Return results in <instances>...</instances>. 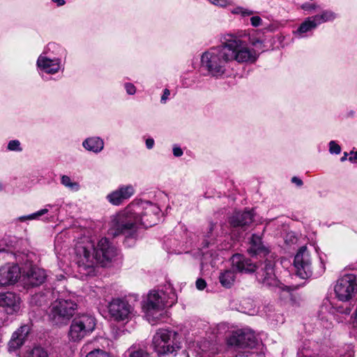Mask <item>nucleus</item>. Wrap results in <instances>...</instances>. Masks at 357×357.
Wrapping results in <instances>:
<instances>
[{
  "label": "nucleus",
  "mask_w": 357,
  "mask_h": 357,
  "mask_svg": "<svg viewBox=\"0 0 357 357\" xmlns=\"http://www.w3.org/2000/svg\"><path fill=\"white\" fill-rule=\"evenodd\" d=\"M109 313L116 321L129 319L133 312V307L126 301L120 298L113 299L108 305Z\"/></svg>",
  "instance_id": "9d476101"
},
{
  "label": "nucleus",
  "mask_w": 357,
  "mask_h": 357,
  "mask_svg": "<svg viewBox=\"0 0 357 357\" xmlns=\"http://www.w3.org/2000/svg\"><path fill=\"white\" fill-rule=\"evenodd\" d=\"M29 333V328L27 326H21L15 331L8 342L9 351H13L19 349L24 344Z\"/></svg>",
  "instance_id": "f3484780"
},
{
  "label": "nucleus",
  "mask_w": 357,
  "mask_h": 357,
  "mask_svg": "<svg viewBox=\"0 0 357 357\" xmlns=\"http://www.w3.org/2000/svg\"><path fill=\"white\" fill-rule=\"evenodd\" d=\"M169 95H170L169 90L167 89H165L164 90L163 94H162V96L161 97V102L165 103L166 102V100L168 99V97H169Z\"/></svg>",
  "instance_id": "58836bf2"
},
{
  "label": "nucleus",
  "mask_w": 357,
  "mask_h": 357,
  "mask_svg": "<svg viewBox=\"0 0 357 357\" xmlns=\"http://www.w3.org/2000/svg\"><path fill=\"white\" fill-rule=\"evenodd\" d=\"M317 26V23L314 22L312 17L307 18L294 32V34L298 37H303V34L307 33Z\"/></svg>",
  "instance_id": "5701e85b"
},
{
  "label": "nucleus",
  "mask_w": 357,
  "mask_h": 357,
  "mask_svg": "<svg viewBox=\"0 0 357 357\" xmlns=\"http://www.w3.org/2000/svg\"><path fill=\"white\" fill-rule=\"evenodd\" d=\"M329 151L332 154H339L341 151V148L335 142L331 141L329 143Z\"/></svg>",
  "instance_id": "473e14b6"
},
{
  "label": "nucleus",
  "mask_w": 357,
  "mask_h": 357,
  "mask_svg": "<svg viewBox=\"0 0 357 357\" xmlns=\"http://www.w3.org/2000/svg\"><path fill=\"white\" fill-rule=\"evenodd\" d=\"M176 300L177 296L172 289L168 299L165 298V293L162 291H151L143 307L147 321L152 325L155 324L164 317L165 306L172 305Z\"/></svg>",
  "instance_id": "20e7f679"
},
{
  "label": "nucleus",
  "mask_w": 357,
  "mask_h": 357,
  "mask_svg": "<svg viewBox=\"0 0 357 357\" xmlns=\"http://www.w3.org/2000/svg\"><path fill=\"white\" fill-rule=\"evenodd\" d=\"M128 357H151L150 354L145 349L131 347L128 350Z\"/></svg>",
  "instance_id": "a878e982"
},
{
  "label": "nucleus",
  "mask_w": 357,
  "mask_h": 357,
  "mask_svg": "<svg viewBox=\"0 0 357 357\" xmlns=\"http://www.w3.org/2000/svg\"><path fill=\"white\" fill-rule=\"evenodd\" d=\"M240 334L241 347H253L255 346L257 339L252 331L248 329L241 330Z\"/></svg>",
  "instance_id": "4be33fe9"
},
{
  "label": "nucleus",
  "mask_w": 357,
  "mask_h": 357,
  "mask_svg": "<svg viewBox=\"0 0 357 357\" xmlns=\"http://www.w3.org/2000/svg\"><path fill=\"white\" fill-rule=\"evenodd\" d=\"M8 149L14 151H21L20 142L18 140H12L8 144Z\"/></svg>",
  "instance_id": "7c9ffc66"
},
{
  "label": "nucleus",
  "mask_w": 357,
  "mask_h": 357,
  "mask_svg": "<svg viewBox=\"0 0 357 357\" xmlns=\"http://www.w3.org/2000/svg\"><path fill=\"white\" fill-rule=\"evenodd\" d=\"M252 13H253V12L252 10L242 8V11H241V15L242 16H249V15H251Z\"/></svg>",
  "instance_id": "a19ab883"
},
{
  "label": "nucleus",
  "mask_w": 357,
  "mask_h": 357,
  "mask_svg": "<svg viewBox=\"0 0 357 357\" xmlns=\"http://www.w3.org/2000/svg\"><path fill=\"white\" fill-rule=\"evenodd\" d=\"M259 54L250 50L245 41L234 34H226L220 45L204 52L201 56V65L213 77H222L231 61L253 63Z\"/></svg>",
  "instance_id": "f257e3e1"
},
{
  "label": "nucleus",
  "mask_w": 357,
  "mask_h": 357,
  "mask_svg": "<svg viewBox=\"0 0 357 357\" xmlns=\"http://www.w3.org/2000/svg\"><path fill=\"white\" fill-rule=\"evenodd\" d=\"M75 254L79 273L91 275L98 264L104 266L115 257L116 248L107 238H102L96 247L90 237L82 236L75 245Z\"/></svg>",
  "instance_id": "7ed1b4c3"
},
{
  "label": "nucleus",
  "mask_w": 357,
  "mask_h": 357,
  "mask_svg": "<svg viewBox=\"0 0 357 357\" xmlns=\"http://www.w3.org/2000/svg\"><path fill=\"white\" fill-rule=\"evenodd\" d=\"M29 357H47V354L43 349L36 347L31 351Z\"/></svg>",
  "instance_id": "c756f323"
},
{
  "label": "nucleus",
  "mask_w": 357,
  "mask_h": 357,
  "mask_svg": "<svg viewBox=\"0 0 357 357\" xmlns=\"http://www.w3.org/2000/svg\"><path fill=\"white\" fill-rule=\"evenodd\" d=\"M86 357H109V354L102 350L96 349L89 352Z\"/></svg>",
  "instance_id": "2f4dec72"
},
{
  "label": "nucleus",
  "mask_w": 357,
  "mask_h": 357,
  "mask_svg": "<svg viewBox=\"0 0 357 357\" xmlns=\"http://www.w3.org/2000/svg\"><path fill=\"white\" fill-rule=\"evenodd\" d=\"M208 1L215 6H221V7H225L227 5H229L231 3L229 0H208Z\"/></svg>",
  "instance_id": "72a5a7b5"
},
{
  "label": "nucleus",
  "mask_w": 357,
  "mask_h": 357,
  "mask_svg": "<svg viewBox=\"0 0 357 357\" xmlns=\"http://www.w3.org/2000/svg\"><path fill=\"white\" fill-rule=\"evenodd\" d=\"M250 22L253 26H258L261 23V19L259 16H253L250 18Z\"/></svg>",
  "instance_id": "c9c22d12"
},
{
  "label": "nucleus",
  "mask_w": 357,
  "mask_h": 357,
  "mask_svg": "<svg viewBox=\"0 0 357 357\" xmlns=\"http://www.w3.org/2000/svg\"><path fill=\"white\" fill-rule=\"evenodd\" d=\"M252 45H254L256 47H258L259 46H261V41L259 39L253 40L252 42Z\"/></svg>",
  "instance_id": "c03bdc74"
},
{
  "label": "nucleus",
  "mask_w": 357,
  "mask_h": 357,
  "mask_svg": "<svg viewBox=\"0 0 357 357\" xmlns=\"http://www.w3.org/2000/svg\"><path fill=\"white\" fill-rule=\"evenodd\" d=\"M236 357H248V356H244V355H239V356H236Z\"/></svg>",
  "instance_id": "603ef678"
},
{
  "label": "nucleus",
  "mask_w": 357,
  "mask_h": 357,
  "mask_svg": "<svg viewBox=\"0 0 357 357\" xmlns=\"http://www.w3.org/2000/svg\"><path fill=\"white\" fill-rule=\"evenodd\" d=\"M3 190V186L0 183V191Z\"/></svg>",
  "instance_id": "864d4df0"
},
{
  "label": "nucleus",
  "mask_w": 357,
  "mask_h": 357,
  "mask_svg": "<svg viewBox=\"0 0 357 357\" xmlns=\"http://www.w3.org/2000/svg\"><path fill=\"white\" fill-rule=\"evenodd\" d=\"M347 155H348V154H347V152H345V153H344V155H343V156L341 158V159H340L342 162H344V161H345V160H347Z\"/></svg>",
  "instance_id": "8fccbe9b"
},
{
  "label": "nucleus",
  "mask_w": 357,
  "mask_h": 357,
  "mask_svg": "<svg viewBox=\"0 0 357 357\" xmlns=\"http://www.w3.org/2000/svg\"><path fill=\"white\" fill-rule=\"evenodd\" d=\"M337 298L341 301L350 300L357 290L356 277L354 274H345L339 278L334 287Z\"/></svg>",
  "instance_id": "6e6552de"
},
{
  "label": "nucleus",
  "mask_w": 357,
  "mask_h": 357,
  "mask_svg": "<svg viewBox=\"0 0 357 357\" xmlns=\"http://www.w3.org/2000/svg\"><path fill=\"white\" fill-rule=\"evenodd\" d=\"M350 154L351 156L349 158L351 162H356L357 160V151H351Z\"/></svg>",
  "instance_id": "79ce46f5"
},
{
  "label": "nucleus",
  "mask_w": 357,
  "mask_h": 357,
  "mask_svg": "<svg viewBox=\"0 0 357 357\" xmlns=\"http://www.w3.org/2000/svg\"><path fill=\"white\" fill-rule=\"evenodd\" d=\"M21 299L14 293H0V308L8 314H13L20 310Z\"/></svg>",
  "instance_id": "f8f14e48"
},
{
  "label": "nucleus",
  "mask_w": 357,
  "mask_h": 357,
  "mask_svg": "<svg viewBox=\"0 0 357 357\" xmlns=\"http://www.w3.org/2000/svg\"><path fill=\"white\" fill-rule=\"evenodd\" d=\"M291 181L299 186H301L303 184V181L299 178L296 176L291 178Z\"/></svg>",
  "instance_id": "37998d69"
},
{
  "label": "nucleus",
  "mask_w": 357,
  "mask_h": 357,
  "mask_svg": "<svg viewBox=\"0 0 357 357\" xmlns=\"http://www.w3.org/2000/svg\"><path fill=\"white\" fill-rule=\"evenodd\" d=\"M152 347L158 356L173 354L181 349V338L174 331L160 328L153 337Z\"/></svg>",
  "instance_id": "39448f33"
},
{
  "label": "nucleus",
  "mask_w": 357,
  "mask_h": 357,
  "mask_svg": "<svg viewBox=\"0 0 357 357\" xmlns=\"http://www.w3.org/2000/svg\"><path fill=\"white\" fill-rule=\"evenodd\" d=\"M182 149L178 146H174L173 147V154L176 157H180L183 155Z\"/></svg>",
  "instance_id": "4c0bfd02"
},
{
  "label": "nucleus",
  "mask_w": 357,
  "mask_h": 357,
  "mask_svg": "<svg viewBox=\"0 0 357 357\" xmlns=\"http://www.w3.org/2000/svg\"><path fill=\"white\" fill-rule=\"evenodd\" d=\"M302 8L304 10H310V4H307V3L303 4L302 6Z\"/></svg>",
  "instance_id": "09e8293b"
},
{
  "label": "nucleus",
  "mask_w": 357,
  "mask_h": 357,
  "mask_svg": "<svg viewBox=\"0 0 357 357\" xmlns=\"http://www.w3.org/2000/svg\"><path fill=\"white\" fill-rule=\"evenodd\" d=\"M125 88L127 93L130 95H133L136 92L135 86L131 83H126L125 84Z\"/></svg>",
  "instance_id": "f704fd0d"
},
{
  "label": "nucleus",
  "mask_w": 357,
  "mask_h": 357,
  "mask_svg": "<svg viewBox=\"0 0 357 357\" xmlns=\"http://www.w3.org/2000/svg\"><path fill=\"white\" fill-rule=\"evenodd\" d=\"M47 212H48V209L43 208V209H41V210H40L36 213H33L32 214H30L28 215H24V216H21L19 218V220L20 221H26V220H32L38 219L43 215H45V213H47Z\"/></svg>",
  "instance_id": "c85d7f7f"
},
{
  "label": "nucleus",
  "mask_w": 357,
  "mask_h": 357,
  "mask_svg": "<svg viewBox=\"0 0 357 357\" xmlns=\"http://www.w3.org/2000/svg\"><path fill=\"white\" fill-rule=\"evenodd\" d=\"M59 237H56V242L57 243L59 241Z\"/></svg>",
  "instance_id": "5fc2aeb1"
},
{
  "label": "nucleus",
  "mask_w": 357,
  "mask_h": 357,
  "mask_svg": "<svg viewBox=\"0 0 357 357\" xmlns=\"http://www.w3.org/2000/svg\"><path fill=\"white\" fill-rule=\"evenodd\" d=\"M206 286V282L203 279H198L196 282V287L199 290H203Z\"/></svg>",
  "instance_id": "e433bc0d"
},
{
  "label": "nucleus",
  "mask_w": 357,
  "mask_h": 357,
  "mask_svg": "<svg viewBox=\"0 0 357 357\" xmlns=\"http://www.w3.org/2000/svg\"><path fill=\"white\" fill-rule=\"evenodd\" d=\"M219 280L223 287L226 288L231 287L235 282L236 273L232 270H227L220 273Z\"/></svg>",
  "instance_id": "b1692460"
},
{
  "label": "nucleus",
  "mask_w": 357,
  "mask_h": 357,
  "mask_svg": "<svg viewBox=\"0 0 357 357\" xmlns=\"http://www.w3.org/2000/svg\"><path fill=\"white\" fill-rule=\"evenodd\" d=\"M257 278L263 285L268 287L283 289L282 282L275 275L273 264L266 263L264 266L257 272Z\"/></svg>",
  "instance_id": "9b49d317"
},
{
  "label": "nucleus",
  "mask_w": 357,
  "mask_h": 357,
  "mask_svg": "<svg viewBox=\"0 0 357 357\" xmlns=\"http://www.w3.org/2000/svg\"><path fill=\"white\" fill-rule=\"evenodd\" d=\"M252 221L253 213L252 211L237 212L230 218L229 224L233 227H243L250 225Z\"/></svg>",
  "instance_id": "6ab92c4d"
},
{
  "label": "nucleus",
  "mask_w": 357,
  "mask_h": 357,
  "mask_svg": "<svg viewBox=\"0 0 357 357\" xmlns=\"http://www.w3.org/2000/svg\"><path fill=\"white\" fill-rule=\"evenodd\" d=\"M336 16L334 12L326 10L323 11L321 14L312 17V18L318 25L326 22L333 21L336 18Z\"/></svg>",
  "instance_id": "393cba45"
},
{
  "label": "nucleus",
  "mask_w": 357,
  "mask_h": 357,
  "mask_svg": "<svg viewBox=\"0 0 357 357\" xmlns=\"http://www.w3.org/2000/svg\"><path fill=\"white\" fill-rule=\"evenodd\" d=\"M46 279L45 270L38 266L30 267L23 274L24 284L30 287H36L43 284Z\"/></svg>",
  "instance_id": "4468645a"
},
{
  "label": "nucleus",
  "mask_w": 357,
  "mask_h": 357,
  "mask_svg": "<svg viewBox=\"0 0 357 357\" xmlns=\"http://www.w3.org/2000/svg\"><path fill=\"white\" fill-rule=\"evenodd\" d=\"M77 310V304L71 298H58L49 307V319L54 325H66Z\"/></svg>",
  "instance_id": "423d86ee"
},
{
  "label": "nucleus",
  "mask_w": 357,
  "mask_h": 357,
  "mask_svg": "<svg viewBox=\"0 0 357 357\" xmlns=\"http://www.w3.org/2000/svg\"><path fill=\"white\" fill-rule=\"evenodd\" d=\"M52 1L56 3L58 6H63L65 4L64 0H52Z\"/></svg>",
  "instance_id": "a18cd8bd"
},
{
  "label": "nucleus",
  "mask_w": 357,
  "mask_h": 357,
  "mask_svg": "<svg viewBox=\"0 0 357 357\" xmlns=\"http://www.w3.org/2000/svg\"><path fill=\"white\" fill-rule=\"evenodd\" d=\"M317 6L315 5V4H310V9H314L316 8Z\"/></svg>",
  "instance_id": "3c124183"
},
{
  "label": "nucleus",
  "mask_w": 357,
  "mask_h": 357,
  "mask_svg": "<svg viewBox=\"0 0 357 357\" xmlns=\"http://www.w3.org/2000/svg\"><path fill=\"white\" fill-rule=\"evenodd\" d=\"M294 265L296 270V274L305 279L312 275V263L310 253L306 246L301 247L294 257Z\"/></svg>",
  "instance_id": "1a4fd4ad"
},
{
  "label": "nucleus",
  "mask_w": 357,
  "mask_h": 357,
  "mask_svg": "<svg viewBox=\"0 0 357 357\" xmlns=\"http://www.w3.org/2000/svg\"><path fill=\"white\" fill-rule=\"evenodd\" d=\"M160 213L158 206L151 202H132L111 218L109 234L114 237L121 234L134 237L138 225L145 227L155 225L159 220Z\"/></svg>",
  "instance_id": "f03ea898"
},
{
  "label": "nucleus",
  "mask_w": 357,
  "mask_h": 357,
  "mask_svg": "<svg viewBox=\"0 0 357 357\" xmlns=\"http://www.w3.org/2000/svg\"><path fill=\"white\" fill-rule=\"evenodd\" d=\"M96 327L95 318L87 314L75 317L70 326L68 336L74 342L79 341L89 335Z\"/></svg>",
  "instance_id": "0eeeda50"
},
{
  "label": "nucleus",
  "mask_w": 357,
  "mask_h": 357,
  "mask_svg": "<svg viewBox=\"0 0 357 357\" xmlns=\"http://www.w3.org/2000/svg\"><path fill=\"white\" fill-rule=\"evenodd\" d=\"M249 252L253 255H266L268 253V249L262 243L261 237L253 234L250 241V247Z\"/></svg>",
  "instance_id": "412c9836"
},
{
  "label": "nucleus",
  "mask_w": 357,
  "mask_h": 357,
  "mask_svg": "<svg viewBox=\"0 0 357 357\" xmlns=\"http://www.w3.org/2000/svg\"><path fill=\"white\" fill-rule=\"evenodd\" d=\"M132 185H126L112 192L107 195V199L113 205H119L123 200L130 198L134 194Z\"/></svg>",
  "instance_id": "2eb2a0df"
},
{
  "label": "nucleus",
  "mask_w": 357,
  "mask_h": 357,
  "mask_svg": "<svg viewBox=\"0 0 357 357\" xmlns=\"http://www.w3.org/2000/svg\"><path fill=\"white\" fill-rule=\"evenodd\" d=\"M61 183L73 191H78L79 185L77 182L73 181L68 176L63 175L61 178Z\"/></svg>",
  "instance_id": "bb28decb"
},
{
  "label": "nucleus",
  "mask_w": 357,
  "mask_h": 357,
  "mask_svg": "<svg viewBox=\"0 0 357 357\" xmlns=\"http://www.w3.org/2000/svg\"><path fill=\"white\" fill-rule=\"evenodd\" d=\"M154 140L152 138H149L146 140V146L147 149H151L153 147Z\"/></svg>",
  "instance_id": "ea45409f"
},
{
  "label": "nucleus",
  "mask_w": 357,
  "mask_h": 357,
  "mask_svg": "<svg viewBox=\"0 0 357 357\" xmlns=\"http://www.w3.org/2000/svg\"><path fill=\"white\" fill-rule=\"evenodd\" d=\"M180 357H189V354L186 351H182L181 354H180Z\"/></svg>",
  "instance_id": "de8ad7c7"
},
{
  "label": "nucleus",
  "mask_w": 357,
  "mask_h": 357,
  "mask_svg": "<svg viewBox=\"0 0 357 357\" xmlns=\"http://www.w3.org/2000/svg\"><path fill=\"white\" fill-rule=\"evenodd\" d=\"M241 11H242V8L238 7V8H235L232 13L234 14H240L241 15Z\"/></svg>",
  "instance_id": "49530a36"
},
{
  "label": "nucleus",
  "mask_w": 357,
  "mask_h": 357,
  "mask_svg": "<svg viewBox=\"0 0 357 357\" xmlns=\"http://www.w3.org/2000/svg\"><path fill=\"white\" fill-rule=\"evenodd\" d=\"M82 146L87 151L98 153L104 149V141L99 137H91L86 139Z\"/></svg>",
  "instance_id": "aec40b11"
},
{
  "label": "nucleus",
  "mask_w": 357,
  "mask_h": 357,
  "mask_svg": "<svg viewBox=\"0 0 357 357\" xmlns=\"http://www.w3.org/2000/svg\"><path fill=\"white\" fill-rule=\"evenodd\" d=\"M241 330H238L231 333L227 339V342L229 345L241 347Z\"/></svg>",
  "instance_id": "cd10ccee"
},
{
  "label": "nucleus",
  "mask_w": 357,
  "mask_h": 357,
  "mask_svg": "<svg viewBox=\"0 0 357 357\" xmlns=\"http://www.w3.org/2000/svg\"><path fill=\"white\" fill-rule=\"evenodd\" d=\"M20 275L18 265L7 264L0 268V286H8L15 284Z\"/></svg>",
  "instance_id": "ddd939ff"
},
{
  "label": "nucleus",
  "mask_w": 357,
  "mask_h": 357,
  "mask_svg": "<svg viewBox=\"0 0 357 357\" xmlns=\"http://www.w3.org/2000/svg\"><path fill=\"white\" fill-rule=\"evenodd\" d=\"M232 266L239 272L252 273L256 270V265L243 255L236 254L231 257Z\"/></svg>",
  "instance_id": "a211bd4d"
},
{
  "label": "nucleus",
  "mask_w": 357,
  "mask_h": 357,
  "mask_svg": "<svg viewBox=\"0 0 357 357\" xmlns=\"http://www.w3.org/2000/svg\"><path fill=\"white\" fill-rule=\"evenodd\" d=\"M37 66L48 74H54L60 69L61 60L59 59H51L41 54L37 60Z\"/></svg>",
  "instance_id": "dca6fc26"
}]
</instances>
